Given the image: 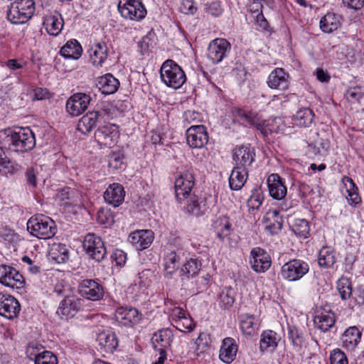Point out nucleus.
<instances>
[{"label": "nucleus", "mask_w": 364, "mask_h": 364, "mask_svg": "<svg viewBox=\"0 0 364 364\" xmlns=\"http://www.w3.org/2000/svg\"><path fill=\"white\" fill-rule=\"evenodd\" d=\"M291 230L298 237L306 238L310 231L309 222L305 219H296Z\"/></svg>", "instance_id": "3c124183"}, {"label": "nucleus", "mask_w": 364, "mask_h": 364, "mask_svg": "<svg viewBox=\"0 0 364 364\" xmlns=\"http://www.w3.org/2000/svg\"><path fill=\"white\" fill-rule=\"evenodd\" d=\"M108 47L104 41L90 45L87 50L90 63L96 68H102L108 58Z\"/></svg>", "instance_id": "5701e85b"}, {"label": "nucleus", "mask_w": 364, "mask_h": 364, "mask_svg": "<svg viewBox=\"0 0 364 364\" xmlns=\"http://www.w3.org/2000/svg\"><path fill=\"white\" fill-rule=\"evenodd\" d=\"M97 220L100 224L104 225L106 227L111 226L114 223V217L112 213L103 208L97 212Z\"/></svg>", "instance_id": "5fc2aeb1"}, {"label": "nucleus", "mask_w": 364, "mask_h": 364, "mask_svg": "<svg viewBox=\"0 0 364 364\" xmlns=\"http://www.w3.org/2000/svg\"><path fill=\"white\" fill-rule=\"evenodd\" d=\"M95 137L101 146L111 147L119 137L118 127L114 124L100 127L95 132Z\"/></svg>", "instance_id": "6ab92c4d"}, {"label": "nucleus", "mask_w": 364, "mask_h": 364, "mask_svg": "<svg viewBox=\"0 0 364 364\" xmlns=\"http://www.w3.org/2000/svg\"><path fill=\"white\" fill-rule=\"evenodd\" d=\"M99 343L105 352L112 353L118 346V341L114 333H104L99 336Z\"/></svg>", "instance_id": "de8ad7c7"}, {"label": "nucleus", "mask_w": 364, "mask_h": 364, "mask_svg": "<svg viewBox=\"0 0 364 364\" xmlns=\"http://www.w3.org/2000/svg\"><path fill=\"white\" fill-rule=\"evenodd\" d=\"M337 289L342 300H347L352 296L353 286L348 278L341 277L339 279L337 282Z\"/></svg>", "instance_id": "8fccbe9b"}, {"label": "nucleus", "mask_w": 364, "mask_h": 364, "mask_svg": "<svg viewBox=\"0 0 364 364\" xmlns=\"http://www.w3.org/2000/svg\"><path fill=\"white\" fill-rule=\"evenodd\" d=\"M36 144L33 133L28 128H19L8 134L4 139L0 147V173L1 174L13 173L18 171L19 166L11 161L6 156L4 149L12 151L24 152L32 149Z\"/></svg>", "instance_id": "f257e3e1"}, {"label": "nucleus", "mask_w": 364, "mask_h": 364, "mask_svg": "<svg viewBox=\"0 0 364 364\" xmlns=\"http://www.w3.org/2000/svg\"><path fill=\"white\" fill-rule=\"evenodd\" d=\"M279 340L276 332L272 330L264 331L261 335L259 348L262 351L274 350L277 347Z\"/></svg>", "instance_id": "ea45409f"}, {"label": "nucleus", "mask_w": 364, "mask_h": 364, "mask_svg": "<svg viewBox=\"0 0 364 364\" xmlns=\"http://www.w3.org/2000/svg\"><path fill=\"white\" fill-rule=\"evenodd\" d=\"M174 334L169 328H164L158 330L152 334L151 343L154 350L159 356L152 364H164L167 359V353L171 350Z\"/></svg>", "instance_id": "f03ea898"}, {"label": "nucleus", "mask_w": 364, "mask_h": 364, "mask_svg": "<svg viewBox=\"0 0 364 364\" xmlns=\"http://www.w3.org/2000/svg\"><path fill=\"white\" fill-rule=\"evenodd\" d=\"M184 201V211L191 216L200 217L209 208L205 196H196L193 193L188 196Z\"/></svg>", "instance_id": "f3484780"}, {"label": "nucleus", "mask_w": 364, "mask_h": 364, "mask_svg": "<svg viewBox=\"0 0 364 364\" xmlns=\"http://www.w3.org/2000/svg\"><path fill=\"white\" fill-rule=\"evenodd\" d=\"M267 186L269 196L275 200H282L287 196V189L280 176L272 173L267 178Z\"/></svg>", "instance_id": "a878e982"}, {"label": "nucleus", "mask_w": 364, "mask_h": 364, "mask_svg": "<svg viewBox=\"0 0 364 364\" xmlns=\"http://www.w3.org/2000/svg\"><path fill=\"white\" fill-rule=\"evenodd\" d=\"M188 144L191 148L200 149L208 141V134L203 125L191 126L186 131Z\"/></svg>", "instance_id": "4be33fe9"}, {"label": "nucleus", "mask_w": 364, "mask_h": 364, "mask_svg": "<svg viewBox=\"0 0 364 364\" xmlns=\"http://www.w3.org/2000/svg\"><path fill=\"white\" fill-rule=\"evenodd\" d=\"M160 77L165 85L176 90L181 87L186 81V75L182 68L171 59L162 64Z\"/></svg>", "instance_id": "20e7f679"}, {"label": "nucleus", "mask_w": 364, "mask_h": 364, "mask_svg": "<svg viewBox=\"0 0 364 364\" xmlns=\"http://www.w3.org/2000/svg\"><path fill=\"white\" fill-rule=\"evenodd\" d=\"M0 282L12 289H20L24 280L23 276L13 267L0 264Z\"/></svg>", "instance_id": "4468645a"}, {"label": "nucleus", "mask_w": 364, "mask_h": 364, "mask_svg": "<svg viewBox=\"0 0 364 364\" xmlns=\"http://www.w3.org/2000/svg\"><path fill=\"white\" fill-rule=\"evenodd\" d=\"M118 10L123 18L136 21L143 19L147 13L141 0H121Z\"/></svg>", "instance_id": "9d476101"}, {"label": "nucleus", "mask_w": 364, "mask_h": 364, "mask_svg": "<svg viewBox=\"0 0 364 364\" xmlns=\"http://www.w3.org/2000/svg\"><path fill=\"white\" fill-rule=\"evenodd\" d=\"M21 311L18 301L13 296L0 293V315L9 319L16 318Z\"/></svg>", "instance_id": "aec40b11"}, {"label": "nucleus", "mask_w": 364, "mask_h": 364, "mask_svg": "<svg viewBox=\"0 0 364 364\" xmlns=\"http://www.w3.org/2000/svg\"><path fill=\"white\" fill-rule=\"evenodd\" d=\"M363 96L361 87L355 86L349 87L345 92L346 99L350 103L359 102Z\"/></svg>", "instance_id": "864d4df0"}, {"label": "nucleus", "mask_w": 364, "mask_h": 364, "mask_svg": "<svg viewBox=\"0 0 364 364\" xmlns=\"http://www.w3.org/2000/svg\"><path fill=\"white\" fill-rule=\"evenodd\" d=\"M81 307V299L73 295H66L60 301L57 314L61 317H73Z\"/></svg>", "instance_id": "b1692460"}, {"label": "nucleus", "mask_w": 364, "mask_h": 364, "mask_svg": "<svg viewBox=\"0 0 364 364\" xmlns=\"http://www.w3.org/2000/svg\"><path fill=\"white\" fill-rule=\"evenodd\" d=\"M255 158V148L251 145H241L232 150V159L236 166L248 169Z\"/></svg>", "instance_id": "2eb2a0df"}, {"label": "nucleus", "mask_w": 364, "mask_h": 364, "mask_svg": "<svg viewBox=\"0 0 364 364\" xmlns=\"http://www.w3.org/2000/svg\"><path fill=\"white\" fill-rule=\"evenodd\" d=\"M336 252L333 248L328 246H323L318 252V265L325 269L332 267L336 263Z\"/></svg>", "instance_id": "58836bf2"}, {"label": "nucleus", "mask_w": 364, "mask_h": 364, "mask_svg": "<svg viewBox=\"0 0 364 364\" xmlns=\"http://www.w3.org/2000/svg\"><path fill=\"white\" fill-rule=\"evenodd\" d=\"M248 169L235 166L229 178V186L232 190H240L246 183Z\"/></svg>", "instance_id": "2f4dec72"}, {"label": "nucleus", "mask_w": 364, "mask_h": 364, "mask_svg": "<svg viewBox=\"0 0 364 364\" xmlns=\"http://www.w3.org/2000/svg\"><path fill=\"white\" fill-rule=\"evenodd\" d=\"M231 49L230 43L225 38L212 41L208 48V58L213 63H219L228 56Z\"/></svg>", "instance_id": "9b49d317"}, {"label": "nucleus", "mask_w": 364, "mask_h": 364, "mask_svg": "<svg viewBox=\"0 0 364 364\" xmlns=\"http://www.w3.org/2000/svg\"><path fill=\"white\" fill-rule=\"evenodd\" d=\"M288 337L294 346L300 348L304 341L301 332L295 326L288 328Z\"/></svg>", "instance_id": "6e6d98bb"}, {"label": "nucleus", "mask_w": 364, "mask_h": 364, "mask_svg": "<svg viewBox=\"0 0 364 364\" xmlns=\"http://www.w3.org/2000/svg\"><path fill=\"white\" fill-rule=\"evenodd\" d=\"M250 263L252 269L257 273L267 271L272 264L270 255L261 247H255L250 252Z\"/></svg>", "instance_id": "ddd939ff"}, {"label": "nucleus", "mask_w": 364, "mask_h": 364, "mask_svg": "<svg viewBox=\"0 0 364 364\" xmlns=\"http://www.w3.org/2000/svg\"><path fill=\"white\" fill-rule=\"evenodd\" d=\"M112 258L115 261L117 265L123 266L127 261V254L123 250L117 249L112 253Z\"/></svg>", "instance_id": "338daca9"}, {"label": "nucleus", "mask_w": 364, "mask_h": 364, "mask_svg": "<svg viewBox=\"0 0 364 364\" xmlns=\"http://www.w3.org/2000/svg\"><path fill=\"white\" fill-rule=\"evenodd\" d=\"M315 114L309 107H302L293 116L294 124L299 127H309L314 122Z\"/></svg>", "instance_id": "72a5a7b5"}, {"label": "nucleus", "mask_w": 364, "mask_h": 364, "mask_svg": "<svg viewBox=\"0 0 364 364\" xmlns=\"http://www.w3.org/2000/svg\"><path fill=\"white\" fill-rule=\"evenodd\" d=\"M256 318L254 316L250 314H242L240 320V329L243 334L246 336H252L256 331Z\"/></svg>", "instance_id": "09e8293b"}, {"label": "nucleus", "mask_w": 364, "mask_h": 364, "mask_svg": "<svg viewBox=\"0 0 364 364\" xmlns=\"http://www.w3.org/2000/svg\"><path fill=\"white\" fill-rule=\"evenodd\" d=\"M154 232L150 230H140L131 233L129 236L130 243L137 250L148 248L154 240Z\"/></svg>", "instance_id": "393cba45"}, {"label": "nucleus", "mask_w": 364, "mask_h": 364, "mask_svg": "<svg viewBox=\"0 0 364 364\" xmlns=\"http://www.w3.org/2000/svg\"><path fill=\"white\" fill-rule=\"evenodd\" d=\"M213 228L221 241L229 236L232 230L230 219L226 215H222L214 220Z\"/></svg>", "instance_id": "f704fd0d"}, {"label": "nucleus", "mask_w": 364, "mask_h": 364, "mask_svg": "<svg viewBox=\"0 0 364 364\" xmlns=\"http://www.w3.org/2000/svg\"><path fill=\"white\" fill-rule=\"evenodd\" d=\"M49 255L56 262L64 263L69 258V250L65 244L54 243L50 247Z\"/></svg>", "instance_id": "49530a36"}, {"label": "nucleus", "mask_w": 364, "mask_h": 364, "mask_svg": "<svg viewBox=\"0 0 364 364\" xmlns=\"http://www.w3.org/2000/svg\"><path fill=\"white\" fill-rule=\"evenodd\" d=\"M154 277V272L149 269H144L139 272L137 277L139 279L138 284L141 287L147 288L151 283V278Z\"/></svg>", "instance_id": "13d9d810"}, {"label": "nucleus", "mask_w": 364, "mask_h": 364, "mask_svg": "<svg viewBox=\"0 0 364 364\" xmlns=\"http://www.w3.org/2000/svg\"><path fill=\"white\" fill-rule=\"evenodd\" d=\"M201 268V262L198 259H190L181 269L180 277L182 281L188 279L198 274Z\"/></svg>", "instance_id": "c03bdc74"}, {"label": "nucleus", "mask_w": 364, "mask_h": 364, "mask_svg": "<svg viewBox=\"0 0 364 364\" xmlns=\"http://www.w3.org/2000/svg\"><path fill=\"white\" fill-rule=\"evenodd\" d=\"M331 364H348L346 354L340 349L333 350L330 355Z\"/></svg>", "instance_id": "bf43d9fd"}, {"label": "nucleus", "mask_w": 364, "mask_h": 364, "mask_svg": "<svg viewBox=\"0 0 364 364\" xmlns=\"http://www.w3.org/2000/svg\"><path fill=\"white\" fill-rule=\"evenodd\" d=\"M90 95L77 92L73 95L66 102V110L72 116H78L85 112L90 104Z\"/></svg>", "instance_id": "412c9836"}, {"label": "nucleus", "mask_w": 364, "mask_h": 364, "mask_svg": "<svg viewBox=\"0 0 364 364\" xmlns=\"http://www.w3.org/2000/svg\"><path fill=\"white\" fill-rule=\"evenodd\" d=\"M180 11L185 14H193L196 12L197 8L193 0H182Z\"/></svg>", "instance_id": "e2e57ef3"}, {"label": "nucleus", "mask_w": 364, "mask_h": 364, "mask_svg": "<svg viewBox=\"0 0 364 364\" xmlns=\"http://www.w3.org/2000/svg\"><path fill=\"white\" fill-rule=\"evenodd\" d=\"M115 318L122 325L133 327L139 323L142 318V314L134 307L120 306L115 311Z\"/></svg>", "instance_id": "a211bd4d"}, {"label": "nucleus", "mask_w": 364, "mask_h": 364, "mask_svg": "<svg viewBox=\"0 0 364 364\" xmlns=\"http://www.w3.org/2000/svg\"><path fill=\"white\" fill-rule=\"evenodd\" d=\"M35 364H58L57 357L50 351L45 350L36 355Z\"/></svg>", "instance_id": "603ef678"}, {"label": "nucleus", "mask_w": 364, "mask_h": 364, "mask_svg": "<svg viewBox=\"0 0 364 364\" xmlns=\"http://www.w3.org/2000/svg\"><path fill=\"white\" fill-rule=\"evenodd\" d=\"M205 10L208 14L214 17H218L223 13V9L219 1H213L207 4Z\"/></svg>", "instance_id": "0e129e2a"}, {"label": "nucleus", "mask_w": 364, "mask_h": 364, "mask_svg": "<svg viewBox=\"0 0 364 364\" xmlns=\"http://www.w3.org/2000/svg\"><path fill=\"white\" fill-rule=\"evenodd\" d=\"M237 350L238 346L234 338H224L220 350V359L225 363H231L235 359Z\"/></svg>", "instance_id": "c756f323"}, {"label": "nucleus", "mask_w": 364, "mask_h": 364, "mask_svg": "<svg viewBox=\"0 0 364 364\" xmlns=\"http://www.w3.org/2000/svg\"><path fill=\"white\" fill-rule=\"evenodd\" d=\"M236 291L231 287H225L221 289L218 296V301L221 309H230L235 301Z\"/></svg>", "instance_id": "a19ab883"}, {"label": "nucleus", "mask_w": 364, "mask_h": 364, "mask_svg": "<svg viewBox=\"0 0 364 364\" xmlns=\"http://www.w3.org/2000/svg\"><path fill=\"white\" fill-rule=\"evenodd\" d=\"M264 196L260 190H255L247 200V206L250 209L257 210L262 204Z\"/></svg>", "instance_id": "4d7b16f0"}, {"label": "nucleus", "mask_w": 364, "mask_h": 364, "mask_svg": "<svg viewBox=\"0 0 364 364\" xmlns=\"http://www.w3.org/2000/svg\"><path fill=\"white\" fill-rule=\"evenodd\" d=\"M343 3L350 9L358 10L363 6L364 0H343Z\"/></svg>", "instance_id": "774afa93"}, {"label": "nucleus", "mask_w": 364, "mask_h": 364, "mask_svg": "<svg viewBox=\"0 0 364 364\" xmlns=\"http://www.w3.org/2000/svg\"><path fill=\"white\" fill-rule=\"evenodd\" d=\"M341 26L340 16L335 13H327L320 20V28L325 33H332Z\"/></svg>", "instance_id": "79ce46f5"}, {"label": "nucleus", "mask_w": 364, "mask_h": 364, "mask_svg": "<svg viewBox=\"0 0 364 364\" xmlns=\"http://www.w3.org/2000/svg\"><path fill=\"white\" fill-rule=\"evenodd\" d=\"M38 171L37 168L34 167H29L26 169L25 176L26 179V183L33 188L37 186V175Z\"/></svg>", "instance_id": "680f3d73"}, {"label": "nucleus", "mask_w": 364, "mask_h": 364, "mask_svg": "<svg viewBox=\"0 0 364 364\" xmlns=\"http://www.w3.org/2000/svg\"><path fill=\"white\" fill-rule=\"evenodd\" d=\"M180 256L175 251L167 252L164 257L165 277L171 278L173 274L178 269L180 264Z\"/></svg>", "instance_id": "37998d69"}, {"label": "nucleus", "mask_w": 364, "mask_h": 364, "mask_svg": "<svg viewBox=\"0 0 364 364\" xmlns=\"http://www.w3.org/2000/svg\"><path fill=\"white\" fill-rule=\"evenodd\" d=\"M309 271V265L306 262L299 259H292L282 265L281 276L289 282H296L303 278Z\"/></svg>", "instance_id": "1a4fd4ad"}, {"label": "nucleus", "mask_w": 364, "mask_h": 364, "mask_svg": "<svg viewBox=\"0 0 364 364\" xmlns=\"http://www.w3.org/2000/svg\"><path fill=\"white\" fill-rule=\"evenodd\" d=\"M265 223V229L271 234H277L282 228L283 218L277 209L269 210L263 218Z\"/></svg>", "instance_id": "7c9ffc66"}, {"label": "nucleus", "mask_w": 364, "mask_h": 364, "mask_svg": "<svg viewBox=\"0 0 364 364\" xmlns=\"http://www.w3.org/2000/svg\"><path fill=\"white\" fill-rule=\"evenodd\" d=\"M342 182L344 183L346 188V192L348 193L346 198L348 204L353 207H355L361 203V198L359 196L358 187L353 180L348 176H344L342 178Z\"/></svg>", "instance_id": "e433bc0d"}, {"label": "nucleus", "mask_w": 364, "mask_h": 364, "mask_svg": "<svg viewBox=\"0 0 364 364\" xmlns=\"http://www.w3.org/2000/svg\"><path fill=\"white\" fill-rule=\"evenodd\" d=\"M63 26V18L61 14L56 11L44 16L43 26L50 36H58L61 33Z\"/></svg>", "instance_id": "bb28decb"}, {"label": "nucleus", "mask_w": 364, "mask_h": 364, "mask_svg": "<svg viewBox=\"0 0 364 364\" xmlns=\"http://www.w3.org/2000/svg\"><path fill=\"white\" fill-rule=\"evenodd\" d=\"M103 196L107 203L118 207L124 200L125 191L121 184L114 183L107 188Z\"/></svg>", "instance_id": "c85d7f7f"}, {"label": "nucleus", "mask_w": 364, "mask_h": 364, "mask_svg": "<svg viewBox=\"0 0 364 364\" xmlns=\"http://www.w3.org/2000/svg\"><path fill=\"white\" fill-rule=\"evenodd\" d=\"M119 81L112 74L107 73L100 77L98 80L97 86L104 95H111L116 92L119 87Z\"/></svg>", "instance_id": "473e14b6"}, {"label": "nucleus", "mask_w": 364, "mask_h": 364, "mask_svg": "<svg viewBox=\"0 0 364 364\" xmlns=\"http://www.w3.org/2000/svg\"><path fill=\"white\" fill-rule=\"evenodd\" d=\"M107 112L105 109L92 111L83 115L77 123V130L83 134L90 133L97 122L105 120Z\"/></svg>", "instance_id": "dca6fc26"}, {"label": "nucleus", "mask_w": 364, "mask_h": 364, "mask_svg": "<svg viewBox=\"0 0 364 364\" xmlns=\"http://www.w3.org/2000/svg\"><path fill=\"white\" fill-rule=\"evenodd\" d=\"M79 294L91 301H98L103 298L105 291L102 285L95 279H83L78 286Z\"/></svg>", "instance_id": "f8f14e48"}, {"label": "nucleus", "mask_w": 364, "mask_h": 364, "mask_svg": "<svg viewBox=\"0 0 364 364\" xmlns=\"http://www.w3.org/2000/svg\"><path fill=\"white\" fill-rule=\"evenodd\" d=\"M35 11L34 0H15L9 6L7 19L14 24H23L32 18Z\"/></svg>", "instance_id": "39448f33"}, {"label": "nucleus", "mask_w": 364, "mask_h": 364, "mask_svg": "<svg viewBox=\"0 0 364 364\" xmlns=\"http://www.w3.org/2000/svg\"><path fill=\"white\" fill-rule=\"evenodd\" d=\"M210 343V336L206 333H200L196 341L197 350L200 352L205 351Z\"/></svg>", "instance_id": "052dcab7"}, {"label": "nucleus", "mask_w": 364, "mask_h": 364, "mask_svg": "<svg viewBox=\"0 0 364 364\" xmlns=\"http://www.w3.org/2000/svg\"><path fill=\"white\" fill-rule=\"evenodd\" d=\"M235 112L241 119L256 128L264 138L275 132L273 124L269 120L262 119L256 112L247 111L242 108L236 109Z\"/></svg>", "instance_id": "0eeeda50"}, {"label": "nucleus", "mask_w": 364, "mask_h": 364, "mask_svg": "<svg viewBox=\"0 0 364 364\" xmlns=\"http://www.w3.org/2000/svg\"><path fill=\"white\" fill-rule=\"evenodd\" d=\"M361 332L356 326L349 327L342 336L343 346L354 348L360 342Z\"/></svg>", "instance_id": "a18cd8bd"}, {"label": "nucleus", "mask_w": 364, "mask_h": 364, "mask_svg": "<svg viewBox=\"0 0 364 364\" xmlns=\"http://www.w3.org/2000/svg\"><path fill=\"white\" fill-rule=\"evenodd\" d=\"M335 321V315L331 311H323L318 313L314 318L316 327L323 332L328 331L333 326Z\"/></svg>", "instance_id": "c9c22d12"}, {"label": "nucleus", "mask_w": 364, "mask_h": 364, "mask_svg": "<svg viewBox=\"0 0 364 364\" xmlns=\"http://www.w3.org/2000/svg\"><path fill=\"white\" fill-rule=\"evenodd\" d=\"M27 230L38 239L47 240L56 233V225L51 218L43 215L32 216L27 222Z\"/></svg>", "instance_id": "7ed1b4c3"}, {"label": "nucleus", "mask_w": 364, "mask_h": 364, "mask_svg": "<svg viewBox=\"0 0 364 364\" xmlns=\"http://www.w3.org/2000/svg\"><path fill=\"white\" fill-rule=\"evenodd\" d=\"M195 174L193 169L189 168L181 173L176 178L174 183L175 197L178 203H182L187 197L193 194L192 190L195 186Z\"/></svg>", "instance_id": "423d86ee"}, {"label": "nucleus", "mask_w": 364, "mask_h": 364, "mask_svg": "<svg viewBox=\"0 0 364 364\" xmlns=\"http://www.w3.org/2000/svg\"><path fill=\"white\" fill-rule=\"evenodd\" d=\"M82 247L90 258L98 262L102 261L107 255L104 242L95 233H88L85 236Z\"/></svg>", "instance_id": "6e6552de"}, {"label": "nucleus", "mask_w": 364, "mask_h": 364, "mask_svg": "<svg viewBox=\"0 0 364 364\" xmlns=\"http://www.w3.org/2000/svg\"><path fill=\"white\" fill-rule=\"evenodd\" d=\"M22 262L28 264V270L33 274H38L41 271V266L38 263L32 260L28 256H23L21 259Z\"/></svg>", "instance_id": "69168bd1"}, {"label": "nucleus", "mask_w": 364, "mask_h": 364, "mask_svg": "<svg viewBox=\"0 0 364 364\" xmlns=\"http://www.w3.org/2000/svg\"><path fill=\"white\" fill-rule=\"evenodd\" d=\"M289 75L284 69L277 68L269 75L267 85L272 89L285 90L289 85Z\"/></svg>", "instance_id": "cd10ccee"}, {"label": "nucleus", "mask_w": 364, "mask_h": 364, "mask_svg": "<svg viewBox=\"0 0 364 364\" xmlns=\"http://www.w3.org/2000/svg\"><path fill=\"white\" fill-rule=\"evenodd\" d=\"M60 53L65 58L77 60L82 55V48L77 40L72 39L61 48Z\"/></svg>", "instance_id": "4c0bfd02"}]
</instances>
